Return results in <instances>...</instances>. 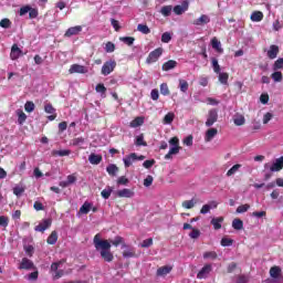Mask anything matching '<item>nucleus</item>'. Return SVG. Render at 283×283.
<instances>
[{"instance_id": "1", "label": "nucleus", "mask_w": 283, "mask_h": 283, "mask_svg": "<svg viewBox=\"0 0 283 283\" xmlns=\"http://www.w3.org/2000/svg\"><path fill=\"white\" fill-rule=\"evenodd\" d=\"M93 244L95 250L99 252V255L104 262H114L112 244L113 247H119V244H122V249H127V243H125V240L120 235L115 237L114 240H103L101 239V233H97L93 239Z\"/></svg>"}, {"instance_id": "2", "label": "nucleus", "mask_w": 283, "mask_h": 283, "mask_svg": "<svg viewBox=\"0 0 283 283\" xmlns=\"http://www.w3.org/2000/svg\"><path fill=\"white\" fill-rule=\"evenodd\" d=\"M116 70V60H108L102 66L103 76H109Z\"/></svg>"}, {"instance_id": "3", "label": "nucleus", "mask_w": 283, "mask_h": 283, "mask_svg": "<svg viewBox=\"0 0 283 283\" xmlns=\"http://www.w3.org/2000/svg\"><path fill=\"white\" fill-rule=\"evenodd\" d=\"M160 56H163V48H157L148 54L146 63L151 65V63H156Z\"/></svg>"}, {"instance_id": "4", "label": "nucleus", "mask_w": 283, "mask_h": 283, "mask_svg": "<svg viewBox=\"0 0 283 283\" xmlns=\"http://www.w3.org/2000/svg\"><path fill=\"white\" fill-rule=\"evenodd\" d=\"M270 275L279 283H283L282 268L274 265L270 269Z\"/></svg>"}, {"instance_id": "5", "label": "nucleus", "mask_w": 283, "mask_h": 283, "mask_svg": "<svg viewBox=\"0 0 283 283\" xmlns=\"http://www.w3.org/2000/svg\"><path fill=\"white\" fill-rule=\"evenodd\" d=\"M214 123H218V111L216 108L208 112V118L206 120V127H212Z\"/></svg>"}, {"instance_id": "6", "label": "nucleus", "mask_w": 283, "mask_h": 283, "mask_svg": "<svg viewBox=\"0 0 283 283\" xmlns=\"http://www.w3.org/2000/svg\"><path fill=\"white\" fill-rule=\"evenodd\" d=\"M18 269L20 271H32V269H36V268L34 266V262H32V260L28 258H23Z\"/></svg>"}, {"instance_id": "7", "label": "nucleus", "mask_w": 283, "mask_h": 283, "mask_svg": "<svg viewBox=\"0 0 283 283\" xmlns=\"http://www.w3.org/2000/svg\"><path fill=\"white\" fill-rule=\"evenodd\" d=\"M212 271H213V266H211V264H206L198 272L197 279L198 280H207V277H209V273H211Z\"/></svg>"}, {"instance_id": "8", "label": "nucleus", "mask_w": 283, "mask_h": 283, "mask_svg": "<svg viewBox=\"0 0 283 283\" xmlns=\"http://www.w3.org/2000/svg\"><path fill=\"white\" fill-rule=\"evenodd\" d=\"M172 10L177 15L185 14L189 10V0H184L181 4L175 6Z\"/></svg>"}, {"instance_id": "9", "label": "nucleus", "mask_w": 283, "mask_h": 283, "mask_svg": "<svg viewBox=\"0 0 283 283\" xmlns=\"http://www.w3.org/2000/svg\"><path fill=\"white\" fill-rule=\"evenodd\" d=\"M52 227V219H44L42 222H40L35 228L34 231H38L40 233H44L46 229Z\"/></svg>"}, {"instance_id": "10", "label": "nucleus", "mask_w": 283, "mask_h": 283, "mask_svg": "<svg viewBox=\"0 0 283 283\" xmlns=\"http://www.w3.org/2000/svg\"><path fill=\"white\" fill-rule=\"evenodd\" d=\"M69 74H87V67L81 64H73L69 70Z\"/></svg>"}, {"instance_id": "11", "label": "nucleus", "mask_w": 283, "mask_h": 283, "mask_svg": "<svg viewBox=\"0 0 283 283\" xmlns=\"http://www.w3.org/2000/svg\"><path fill=\"white\" fill-rule=\"evenodd\" d=\"M83 32V27L76 25V27H71L66 30L64 33V36L70 38V36H76V34H81Z\"/></svg>"}, {"instance_id": "12", "label": "nucleus", "mask_w": 283, "mask_h": 283, "mask_svg": "<svg viewBox=\"0 0 283 283\" xmlns=\"http://www.w3.org/2000/svg\"><path fill=\"white\" fill-rule=\"evenodd\" d=\"M280 54V46L272 44L270 45V49L268 51V57L273 61L274 59H277V55Z\"/></svg>"}, {"instance_id": "13", "label": "nucleus", "mask_w": 283, "mask_h": 283, "mask_svg": "<svg viewBox=\"0 0 283 283\" xmlns=\"http://www.w3.org/2000/svg\"><path fill=\"white\" fill-rule=\"evenodd\" d=\"M211 22V18L207 14H201L198 19L193 20V25H207V23Z\"/></svg>"}, {"instance_id": "14", "label": "nucleus", "mask_w": 283, "mask_h": 283, "mask_svg": "<svg viewBox=\"0 0 283 283\" xmlns=\"http://www.w3.org/2000/svg\"><path fill=\"white\" fill-rule=\"evenodd\" d=\"M117 198H134V190L124 188L122 190H117Z\"/></svg>"}, {"instance_id": "15", "label": "nucleus", "mask_w": 283, "mask_h": 283, "mask_svg": "<svg viewBox=\"0 0 283 283\" xmlns=\"http://www.w3.org/2000/svg\"><path fill=\"white\" fill-rule=\"evenodd\" d=\"M21 54H23V51H21L19 45L13 44L11 48L10 59L12 61H17V59H19V56H21Z\"/></svg>"}, {"instance_id": "16", "label": "nucleus", "mask_w": 283, "mask_h": 283, "mask_svg": "<svg viewBox=\"0 0 283 283\" xmlns=\"http://www.w3.org/2000/svg\"><path fill=\"white\" fill-rule=\"evenodd\" d=\"M178 67V62L176 60H169L165 62L161 66L163 72H169L170 70H175Z\"/></svg>"}, {"instance_id": "17", "label": "nucleus", "mask_w": 283, "mask_h": 283, "mask_svg": "<svg viewBox=\"0 0 283 283\" xmlns=\"http://www.w3.org/2000/svg\"><path fill=\"white\" fill-rule=\"evenodd\" d=\"M218 136V128H210L206 132L205 142L211 143Z\"/></svg>"}, {"instance_id": "18", "label": "nucleus", "mask_w": 283, "mask_h": 283, "mask_svg": "<svg viewBox=\"0 0 283 283\" xmlns=\"http://www.w3.org/2000/svg\"><path fill=\"white\" fill-rule=\"evenodd\" d=\"M123 160L126 168L132 167L134 161L138 160V155H136V153H132L130 155L126 156Z\"/></svg>"}, {"instance_id": "19", "label": "nucleus", "mask_w": 283, "mask_h": 283, "mask_svg": "<svg viewBox=\"0 0 283 283\" xmlns=\"http://www.w3.org/2000/svg\"><path fill=\"white\" fill-rule=\"evenodd\" d=\"M180 149H181L180 146H172L169 149L168 154L165 155V160H171V158H174L172 156L180 154Z\"/></svg>"}, {"instance_id": "20", "label": "nucleus", "mask_w": 283, "mask_h": 283, "mask_svg": "<svg viewBox=\"0 0 283 283\" xmlns=\"http://www.w3.org/2000/svg\"><path fill=\"white\" fill-rule=\"evenodd\" d=\"M250 19L253 21V23H260V21L264 19V13L262 11H253Z\"/></svg>"}, {"instance_id": "21", "label": "nucleus", "mask_w": 283, "mask_h": 283, "mask_svg": "<svg viewBox=\"0 0 283 283\" xmlns=\"http://www.w3.org/2000/svg\"><path fill=\"white\" fill-rule=\"evenodd\" d=\"M222 222H224V217H219V218H213L211 221H210V224H212L213 229L216 231L222 229Z\"/></svg>"}, {"instance_id": "22", "label": "nucleus", "mask_w": 283, "mask_h": 283, "mask_svg": "<svg viewBox=\"0 0 283 283\" xmlns=\"http://www.w3.org/2000/svg\"><path fill=\"white\" fill-rule=\"evenodd\" d=\"M88 161L91 163V165H101V163H103V156L92 153L88 156Z\"/></svg>"}, {"instance_id": "23", "label": "nucleus", "mask_w": 283, "mask_h": 283, "mask_svg": "<svg viewBox=\"0 0 283 283\" xmlns=\"http://www.w3.org/2000/svg\"><path fill=\"white\" fill-rule=\"evenodd\" d=\"M171 270H172L171 266L164 265V266L157 269V273L156 274H157L158 277H164V275H169V273H171Z\"/></svg>"}, {"instance_id": "24", "label": "nucleus", "mask_w": 283, "mask_h": 283, "mask_svg": "<svg viewBox=\"0 0 283 283\" xmlns=\"http://www.w3.org/2000/svg\"><path fill=\"white\" fill-rule=\"evenodd\" d=\"M72 154V150L70 149H64V150H52L51 151V156H60L61 158H63L64 156H70Z\"/></svg>"}, {"instance_id": "25", "label": "nucleus", "mask_w": 283, "mask_h": 283, "mask_svg": "<svg viewBox=\"0 0 283 283\" xmlns=\"http://www.w3.org/2000/svg\"><path fill=\"white\" fill-rule=\"evenodd\" d=\"M211 45L213 48V50H216L219 53H222V43L218 40V38H212L211 40Z\"/></svg>"}, {"instance_id": "26", "label": "nucleus", "mask_w": 283, "mask_h": 283, "mask_svg": "<svg viewBox=\"0 0 283 283\" xmlns=\"http://www.w3.org/2000/svg\"><path fill=\"white\" fill-rule=\"evenodd\" d=\"M232 228L235 229V231H242V229H244V222L241 219H234L232 221Z\"/></svg>"}, {"instance_id": "27", "label": "nucleus", "mask_w": 283, "mask_h": 283, "mask_svg": "<svg viewBox=\"0 0 283 283\" xmlns=\"http://www.w3.org/2000/svg\"><path fill=\"white\" fill-rule=\"evenodd\" d=\"M179 90L184 94H187V92L189 91V82H187V80L180 78L179 80Z\"/></svg>"}, {"instance_id": "28", "label": "nucleus", "mask_w": 283, "mask_h": 283, "mask_svg": "<svg viewBox=\"0 0 283 283\" xmlns=\"http://www.w3.org/2000/svg\"><path fill=\"white\" fill-rule=\"evenodd\" d=\"M17 115L19 125H23V123L28 120V115H25V113L22 109H18Z\"/></svg>"}, {"instance_id": "29", "label": "nucleus", "mask_w": 283, "mask_h": 283, "mask_svg": "<svg viewBox=\"0 0 283 283\" xmlns=\"http://www.w3.org/2000/svg\"><path fill=\"white\" fill-rule=\"evenodd\" d=\"M106 171L108 174V176H116V174H118V166L111 164L106 167Z\"/></svg>"}, {"instance_id": "30", "label": "nucleus", "mask_w": 283, "mask_h": 283, "mask_svg": "<svg viewBox=\"0 0 283 283\" xmlns=\"http://www.w3.org/2000/svg\"><path fill=\"white\" fill-rule=\"evenodd\" d=\"M57 241H59V233L56 231H52L46 239L48 244H54Z\"/></svg>"}, {"instance_id": "31", "label": "nucleus", "mask_w": 283, "mask_h": 283, "mask_svg": "<svg viewBox=\"0 0 283 283\" xmlns=\"http://www.w3.org/2000/svg\"><path fill=\"white\" fill-rule=\"evenodd\" d=\"M145 124V117H136L134 120L130 122V127H140V125Z\"/></svg>"}, {"instance_id": "32", "label": "nucleus", "mask_w": 283, "mask_h": 283, "mask_svg": "<svg viewBox=\"0 0 283 283\" xmlns=\"http://www.w3.org/2000/svg\"><path fill=\"white\" fill-rule=\"evenodd\" d=\"M91 210H92V203L86 201L80 208V213H84L85 216H87V213H90Z\"/></svg>"}, {"instance_id": "33", "label": "nucleus", "mask_w": 283, "mask_h": 283, "mask_svg": "<svg viewBox=\"0 0 283 283\" xmlns=\"http://www.w3.org/2000/svg\"><path fill=\"white\" fill-rule=\"evenodd\" d=\"M219 74V83L221 85H229V73H218Z\"/></svg>"}, {"instance_id": "34", "label": "nucleus", "mask_w": 283, "mask_h": 283, "mask_svg": "<svg viewBox=\"0 0 283 283\" xmlns=\"http://www.w3.org/2000/svg\"><path fill=\"white\" fill-rule=\"evenodd\" d=\"M197 201L195 199L191 200H185L181 203V207H184V209H193V207H196Z\"/></svg>"}, {"instance_id": "35", "label": "nucleus", "mask_w": 283, "mask_h": 283, "mask_svg": "<svg viewBox=\"0 0 283 283\" xmlns=\"http://www.w3.org/2000/svg\"><path fill=\"white\" fill-rule=\"evenodd\" d=\"M112 191H114V188L106 187V189L102 190L101 196L104 198V200H109V196H112Z\"/></svg>"}, {"instance_id": "36", "label": "nucleus", "mask_w": 283, "mask_h": 283, "mask_svg": "<svg viewBox=\"0 0 283 283\" xmlns=\"http://www.w3.org/2000/svg\"><path fill=\"white\" fill-rule=\"evenodd\" d=\"M203 260H218V253L216 251L205 252Z\"/></svg>"}, {"instance_id": "37", "label": "nucleus", "mask_w": 283, "mask_h": 283, "mask_svg": "<svg viewBox=\"0 0 283 283\" xmlns=\"http://www.w3.org/2000/svg\"><path fill=\"white\" fill-rule=\"evenodd\" d=\"M242 168V165L240 164H235L233 167H231L228 171H227V176L231 177L234 174H238V171Z\"/></svg>"}, {"instance_id": "38", "label": "nucleus", "mask_w": 283, "mask_h": 283, "mask_svg": "<svg viewBox=\"0 0 283 283\" xmlns=\"http://www.w3.org/2000/svg\"><path fill=\"white\" fill-rule=\"evenodd\" d=\"M61 264H65V259H62L57 262H53L51 264V273H56L59 271V266H61Z\"/></svg>"}, {"instance_id": "39", "label": "nucleus", "mask_w": 283, "mask_h": 283, "mask_svg": "<svg viewBox=\"0 0 283 283\" xmlns=\"http://www.w3.org/2000/svg\"><path fill=\"white\" fill-rule=\"evenodd\" d=\"M137 31L142 32V34H150L151 29H149V27H147V24H138Z\"/></svg>"}, {"instance_id": "40", "label": "nucleus", "mask_w": 283, "mask_h": 283, "mask_svg": "<svg viewBox=\"0 0 283 283\" xmlns=\"http://www.w3.org/2000/svg\"><path fill=\"white\" fill-rule=\"evenodd\" d=\"M174 8L171 6H164L160 10L163 17H170Z\"/></svg>"}, {"instance_id": "41", "label": "nucleus", "mask_w": 283, "mask_h": 283, "mask_svg": "<svg viewBox=\"0 0 283 283\" xmlns=\"http://www.w3.org/2000/svg\"><path fill=\"white\" fill-rule=\"evenodd\" d=\"M271 78L274 80V83H282V80H283L282 72L275 71L274 73H272Z\"/></svg>"}, {"instance_id": "42", "label": "nucleus", "mask_w": 283, "mask_h": 283, "mask_svg": "<svg viewBox=\"0 0 283 283\" xmlns=\"http://www.w3.org/2000/svg\"><path fill=\"white\" fill-rule=\"evenodd\" d=\"M160 94H163V96H169L171 94V92L169 91V85H167V83L160 84Z\"/></svg>"}, {"instance_id": "43", "label": "nucleus", "mask_w": 283, "mask_h": 283, "mask_svg": "<svg viewBox=\"0 0 283 283\" xmlns=\"http://www.w3.org/2000/svg\"><path fill=\"white\" fill-rule=\"evenodd\" d=\"M135 145L137 147H147V142H145V137L143 135L137 136Z\"/></svg>"}, {"instance_id": "44", "label": "nucleus", "mask_w": 283, "mask_h": 283, "mask_svg": "<svg viewBox=\"0 0 283 283\" xmlns=\"http://www.w3.org/2000/svg\"><path fill=\"white\" fill-rule=\"evenodd\" d=\"M175 115L174 113H168L164 117V124L165 125H171L174 123Z\"/></svg>"}, {"instance_id": "45", "label": "nucleus", "mask_w": 283, "mask_h": 283, "mask_svg": "<svg viewBox=\"0 0 283 283\" xmlns=\"http://www.w3.org/2000/svg\"><path fill=\"white\" fill-rule=\"evenodd\" d=\"M283 70V57L277 59L273 64V71Z\"/></svg>"}, {"instance_id": "46", "label": "nucleus", "mask_w": 283, "mask_h": 283, "mask_svg": "<svg viewBox=\"0 0 283 283\" xmlns=\"http://www.w3.org/2000/svg\"><path fill=\"white\" fill-rule=\"evenodd\" d=\"M211 63H212V69H213V72L216 73V74H220V64L218 63V59H216V57H212L211 59Z\"/></svg>"}, {"instance_id": "47", "label": "nucleus", "mask_w": 283, "mask_h": 283, "mask_svg": "<svg viewBox=\"0 0 283 283\" xmlns=\"http://www.w3.org/2000/svg\"><path fill=\"white\" fill-rule=\"evenodd\" d=\"M119 41H123V43H125L126 45H134L136 39L134 36H124L120 38Z\"/></svg>"}, {"instance_id": "48", "label": "nucleus", "mask_w": 283, "mask_h": 283, "mask_svg": "<svg viewBox=\"0 0 283 283\" xmlns=\"http://www.w3.org/2000/svg\"><path fill=\"white\" fill-rule=\"evenodd\" d=\"M251 209V206L249 203L241 205L237 208V213H247Z\"/></svg>"}, {"instance_id": "49", "label": "nucleus", "mask_w": 283, "mask_h": 283, "mask_svg": "<svg viewBox=\"0 0 283 283\" xmlns=\"http://www.w3.org/2000/svg\"><path fill=\"white\" fill-rule=\"evenodd\" d=\"M123 258H136V250L134 248L123 252Z\"/></svg>"}, {"instance_id": "50", "label": "nucleus", "mask_w": 283, "mask_h": 283, "mask_svg": "<svg viewBox=\"0 0 283 283\" xmlns=\"http://www.w3.org/2000/svg\"><path fill=\"white\" fill-rule=\"evenodd\" d=\"M154 244V239L148 238L140 243L142 249H149Z\"/></svg>"}, {"instance_id": "51", "label": "nucleus", "mask_w": 283, "mask_h": 283, "mask_svg": "<svg viewBox=\"0 0 283 283\" xmlns=\"http://www.w3.org/2000/svg\"><path fill=\"white\" fill-rule=\"evenodd\" d=\"M34 102H27L24 104V111L28 112V114H32V112L34 111Z\"/></svg>"}, {"instance_id": "52", "label": "nucleus", "mask_w": 283, "mask_h": 283, "mask_svg": "<svg viewBox=\"0 0 283 283\" xmlns=\"http://www.w3.org/2000/svg\"><path fill=\"white\" fill-rule=\"evenodd\" d=\"M8 224H10V218L6 216H0V227H3L6 229L8 228Z\"/></svg>"}, {"instance_id": "53", "label": "nucleus", "mask_w": 283, "mask_h": 283, "mask_svg": "<svg viewBox=\"0 0 283 283\" xmlns=\"http://www.w3.org/2000/svg\"><path fill=\"white\" fill-rule=\"evenodd\" d=\"M95 92H97L98 94H105L107 92V87H105V84L99 83L96 85Z\"/></svg>"}, {"instance_id": "54", "label": "nucleus", "mask_w": 283, "mask_h": 283, "mask_svg": "<svg viewBox=\"0 0 283 283\" xmlns=\"http://www.w3.org/2000/svg\"><path fill=\"white\" fill-rule=\"evenodd\" d=\"M44 112L46 114H55L56 113V108H54V106L51 103H49V104H46L44 106Z\"/></svg>"}, {"instance_id": "55", "label": "nucleus", "mask_w": 283, "mask_h": 283, "mask_svg": "<svg viewBox=\"0 0 283 283\" xmlns=\"http://www.w3.org/2000/svg\"><path fill=\"white\" fill-rule=\"evenodd\" d=\"M23 250L25 251L27 255H29V258H32V255H34V247L33 245H24Z\"/></svg>"}, {"instance_id": "56", "label": "nucleus", "mask_w": 283, "mask_h": 283, "mask_svg": "<svg viewBox=\"0 0 283 283\" xmlns=\"http://www.w3.org/2000/svg\"><path fill=\"white\" fill-rule=\"evenodd\" d=\"M244 123H247V119H244V116L242 115L234 118V125H237L238 127H241V125H244Z\"/></svg>"}, {"instance_id": "57", "label": "nucleus", "mask_w": 283, "mask_h": 283, "mask_svg": "<svg viewBox=\"0 0 283 283\" xmlns=\"http://www.w3.org/2000/svg\"><path fill=\"white\" fill-rule=\"evenodd\" d=\"M12 25V22L10 21V19L8 18H4L0 21V27L1 28H4V29H8Z\"/></svg>"}, {"instance_id": "58", "label": "nucleus", "mask_w": 283, "mask_h": 283, "mask_svg": "<svg viewBox=\"0 0 283 283\" xmlns=\"http://www.w3.org/2000/svg\"><path fill=\"white\" fill-rule=\"evenodd\" d=\"M116 50V44L114 42H107L105 45V52L112 53Z\"/></svg>"}, {"instance_id": "59", "label": "nucleus", "mask_w": 283, "mask_h": 283, "mask_svg": "<svg viewBox=\"0 0 283 283\" xmlns=\"http://www.w3.org/2000/svg\"><path fill=\"white\" fill-rule=\"evenodd\" d=\"M153 184H154V177L151 175H148L144 179V187H151Z\"/></svg>"}, {"instance_id": "60", "label": "nucleus", "mask_w": 283, "mask_h": 283, "mask_svg": "<svg viewBox=\"0 0 283 283\" xmlns=\"http://www.w3.org/2000/svg\"><path fill=\"white\" fill-rule=\"evenodd\" d=\"M171 41V33L165 32L161 34V43H169Z\"/></svg>"}, {"instance_id": "61", "label": "nucleus", "mask_w": 283, "mask_h": 283, "mask_svg": "<svg viewBox=\"0 0 283 283\" xmlns=\"http://www.w3.org/2000/svg\"><path fill=\"white\" fill-rule=\"evenodd\" d=\"M233 244V239L222 238L221 247H231Z\"/></svg>"}, {"instance_id": "62", "label": "nucleus", "mask_w": 283, "mask_h": 283, "mask_svg": "<svg viewBox=\"0 0 283 283\" xmlns=\"http://www.w3.org/2000/svg\"><path fill=\"white\" fill-rule=\"evenodd\" d=\"M189 235L192 240H198V238H200V230L192 228V231L189 233Z\"/></svg>"}, {"instance_id": "63", "label": "nucleus", "mask_w": 283, "mask_h": 283, "mask_svg": "<svg viewBox=\"0 0 283 283\" xmlns=\"http://www.w3.org/2000/svg\"><path fill=\"white\" fill-rule=\"evenodd\" d=\"M117 185L127 186V185H129V179L125 176H122L117 179Z\"/></svg>"}, {"instance_id": "64", "label": "nucleus", "mask_w": 283, "mask_h": 283, "mask_svg": "<svg viewBox=\"0 0 283 283\" xmlns=\"http://www.w3.org/2000/svg\"><path fill=\"white\" fill-rule=\"evenodd\" d=\"M36 17H39V10L31 7V9L29 10V18L36 19Z\"/></svg>"}]
</instances>
